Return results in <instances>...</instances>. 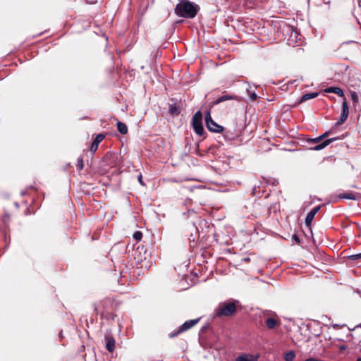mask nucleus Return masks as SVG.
Wrapping results in <instances>:
<instances>
[{"mask_svg":"<svg viewBox=\"0 0 361 361\" xmlns=\"http://www.w3.org/2000/svg\"><path fill=\"white\" fill-rule=\"evenodd\" d=\"M344 325H338V324H335L334 325V327H337V328H339V327H341V326H343Z\"/></svg>","mask_w":361,"mask_h":361,"instance_id":"7c9ffc66","label":"nucleus"},{"mask_svg":"<svg viewBox=\"0 0 361 361\" xmlns=\"http://www.w3.org/2000/svg\"><path fill=\"white\" fill-rule=\"evenodd\" d=\"M350 97L354 103H357L358 102V95L356 92H350Z\"/></svg>","mask_w":361,"mask_h":361,"instance_id":"4be33fe9","label":"nucleus"},{"mask_svg":"<svg viewBox=\"0 0 361 361\" xmlns=\"http://www.w3.org/2000/svg\"><path fill=\"white\" fill-rule=\"evenodd\" d=\"M329 133H330L329 131H326L324 133H323L322 135H321L320 136L322 137V140H324L325 137H326L329 135Z\"/></svg>","mask_w":361,"mask_h":361,"instance_id":"a878e982","label":"nucleus"},{"mask_svg":"<svg viewBox=\"0 0 361 361\" xmlns=\"http://www.w3.org/2000/svg\"><path fill=\"white\" fill-rule=\"evenodd\" d=\"M83 159L82 157L78 158L77 163V168L79 171H81L83 169Z\"/></svg>","mask_w":361,"mask_h":361,"instance_id":"5701e85b","label":"nucleus"},{"mask_svg":"<svg viewBox=\"0 0 361 361\" xmlns=\"http://www.w3.org/2000/svg\"><path fill=\"white\" fill-rule=\"evenodd\" d=\"M169 112L173 116L178 115L179 114V111L176 104H171L169 105Z\"/></svg>","mask_w":361,"mask_h":361,"instance_id":"aec40b11","label":"nucleus"},{"mask_svg":"<svg viewBox=\"0 0 361 361\" xmlns=\"http://www.w3.org/2000/svg\"><path fill=\"white\" fill-rule=\"evenodd\" d=\"M357 327H360L361 328V324L360 325H358Z\"/></svg>","mask_w":361,"mask_h":361,"instance_id":"473e14b6","label":"nucleus"},{"mask_svg":"<svg viewBox=\"0 0 361 361\" xmlns=\"http://www.w3.org/2000/svg\"><path fill=\"white\" fill-rule=\"evenodd\" d=\"M318 92H312V93H306L303 94L301 98L300 99L299 102L302 103L308 99H314L318 96Z\"/></svg>","mask_w":361,"mask_h":361,"instance_id":"2eb2a0df","label":"nucleus"},{"mask_svg":"<svg viewBox=\"0 0 361 361\" xmlns=\"http://www.w3.org/2000/svg\"><path fill=\"white\" fill-rule=\"evenodd\" d=\"M266 324L269 329H271L276 326L277 322L275 319L270 317L266 320Z\"/></svg>","mask_w":361,"mask_h":361,"instance_id":"6ab92c4d","label":"nucleus"},{"mask_svg":"<svg viewBox=\"0 0 361 361\" xmlns=\"http://www.w3.org/2000/svg\"><path fill=\"white\" fill-rule=\"evenodd\" d=\"M242 260L244 261V262H249L250 261V258L249 257H245Z\"/></svg>","mask_w":361,"mask_h":361,"instance_id":"c756f323","label":"nucleus"},{"mask_svg":"<svg viewBox=\"0 0 361 361\" xmlns=\"http://www.w3.org/2000/svg\"><path fill=\"white\" fill-rule=\"evenodd\" d=\"M205 123L207 128L209 130L214 133H221L224 130V127L217 124L211 116L209 111L205 113Z\"/></svg>","mask_w":361,"mask_h":361,"instance_id":"39448f33","label":"nucleus"},{"mask_svg":"<svg viewBox=\"0 0 361 361\" xmlns=\"http://www.w3.org/2000/svg\"><path fill=\"white\" fill-rule=\"evenodd\" d=\"M360 258H361V252L348 256V259L350 260H356V259H358Z\"/></svg>","mask_w":361,"mask_h":361,"instance_id":"b1692460","label":"nucleus"},{"mask_svg":"<svg viewBox=\"0 0 361 361\" xmlns=\"http://www.w3.org/2000/svg\"><path fill=\"white\" fill-rule=\"evenodd\" d=\"M237 301L233 300L230 302L220 303L215 309V314L217 317H228L234 314L236 311Z\"/></svg>","mask_w":361,"mask_h":361,"instance_id":"f03ea898","label":"nucleus"},{"mask_svg":"<svg viewBox=\"0 0 361 361\" xmlns=\"http://www.w3.org/2000/svg\"><path fill=\"white\" fill-rule=\"evenodd\" d=\"M94 310L97 312H99L100 310H99V308L97 305H94Z\"/></svg>","mask_w":361,"mask_h":361,"instance_id":"c85d7f7f","label":"nucleus"},{"mask_svg":"<svg viewBox=\"0 0 361 361\" xmlns=\"http://www.w3.org/2000/svg\"><path fill=\"white\" fill-rule=\"evenodd\" d=\"M338 140V137H331L329 139H326L325 140L322 141V137L319 135L315 138H309L307 140V142L308 143H315L317 144V145L314 147H310V149L314 150V151H319L323 149H324L326 147H327L329 145L332 143L333 142Z\"/></svg>","mask_w":361,"mask_h":361,"instance_id":"7ed1b4c3","label":"nucleus"},{"mask_svg":"<svg viewBox=\"0 0 361 361\" xmlns=\"http://www.w3.org/2000/svg\"><path fill=\"white\" fill-rule=\"evenodd\" d=\"M133 238L135 240H136L137 241H140L141 240L142 238V232L140 231H135L134 233H133Z\"/></svg>","mask_w":361,"mask_h":361,"instance_id":"412c9836","label":"nucleus"},{"mask_svg":"<svg viewBox=\"0 0 361 361\" xmlns=\"http://www.w3.org/2000/svg\"><path fill=\"white\" fill-rule=\"evenodd\" d=\"M105 340L106 341V348L109 353H112L115 349V343L116 341L114 338L109 334H106L104 336Z\"/></svg>","mask_w":361,"mask_h":361,"instance_id":"6e6552de","label":"nucleus"},{"mask_svg":"<svg viewBox=\"0 0 361 361\" xmlns=\"http://www.w3.org/2000/svg\"><path fill=\"white\" fill-rule=\"evenodd\" d=\"M192 126L197 135L202 136L204 134V130L202 125V114L200 110L193 115Z\"/></svg>","mask_w":361,"mask_h":361,"instance_id":"20e7f679","label":"nucleus"},{"mask_svg":"<svg viewBox=\"0 0 361 361\" xmlns=\"http://www.w3.org/2000/svg\"><path fill=\"white\" fill-rule=\"evenodd\" d=\"M356 361H361V357L357 358Z\"/></svg>","mask_w":361,"mask_h":361,"instance_id":"2f4dec72","label":"nucleus"},{"mask_svg":"<svg viewBox=\"0 0 361 361\" xmlns=\"http://www.w3.org/2000/svg\"><path fill=\"white\" fill-rule=\"evenodd\" d=\"M340 199L355 200L357 199V193L353 192H343L338 195Z\"/></svg>","mask_w":361,"mask_h":361,"instance_id":"ddd939ff","label":"nucleus"},{"mask_svg":"<svg viewBox=\"0 0 361 361\" xmlns=\"http://www.w3.org/2000/svg\"><path fill=\"white\" fill-rule=\"evenodd\" d=\"M320 209L321 206H316L309 213H307L305 220L307 226H310L311 224L314 216L317 214V213L319 211Z\"/></svg>","mask_w":361,"mask_h":361,"instance_id":"1a4fd4ad","label":"nucleus"},{"mask_svg":"<svg viewBox=\"0 0 361 361\" xmlns=\"http://www.w3.org/2000/svg\"><path fill=\"white\" fill-rule=\"evenodd\" d=\"M138 180H139V182H140V183L141 185H144V183H143V182H142V175H141V174H140V175L138 176Z\"/></svg>","mask_w":361,"mask_h":361,"instance_id":"cd10ccee","label":"nucleus"},{"mask_svg":"<svg viewBox=\"0 0 361 361\" xmlns=\"http://www.w3.org/2000/svg\"><path fill=\"white\" fill-rule=\"evenodd\" d=\"M346 349H347V345H342L339 346L340 351H343V350H345Z\"/></svg>","mask_w":361,"mask_h":361,"instance_id":"bb28decb","label":"nucleus"},{"mask_svg":"<svg viewBox=\"0 0 361 361\" xmlns=\"http://www.w3.org/2000/svg\"><path fill=\"white\" fill-rule=\"evenodd\" d=\"M104 135H103L102 133L97 135V136L95 137L94 140H93V142L91 145V147H90L91 152H95L97 151L99 144L104 140Z\"/></svg>","mask_w":361,"mask_h":361,"instance_id":"9d476101","label":"nucleus"},{"mask_svg":"<svg viewBox=\"0 0 361 361\" xmlns=\"http://www.w3.org/2000/svg\"><path fill=\"white\" fill-rule=\"evenodd\" d=\"M257 357H255L252 355L243 354L238 356L235 361H256Z\"/></svg>","mask_w":361,"mask_h":361,"instance_id":"4468645a","label":"nucleus"},{"mask_svg":"<svg viewBox=\"0 0 361 361\" xmlns=\"http://www.w3.org/2000/svg\"><path fill=\"white\" fill-rule=\"evenodd\" d=\"M231 99H233V100H239V97L238 96H235V95H230V94H226V95H223L220 97H219L218 99H216V100H214L213 102H212V104L213 105H216L221 102H225V101H227V100H231Z\"/></svg>","mask_w":361,"mask_h":361,"instance_id":"9b49d317","label":"nucleus"},{"mask_svg":"<svg viewBox=\"0 0 361 361\" xmlns=\"http://www.w3.org/2000/svg\"><path fill=\"white\" fill-rule=\"evenodd\" d=\"M293 239H294L298 243H300V240L299 237L296 234H294L293 235Z\"/></svg>","mask_w":361,"mask_h":361,"instance_id":"393cba45","label":"nucleus"},{"mask_svg":"<svg viewBox=\"0 0 361 361\" xmlns=\"http://www.w3.org/2000/svg\"><path fill=\"white\" fill-rule=\"evenodd\" d=\"M116 126L117 130L121 134L126 135L128 133V128L124 123L118 121Z\"/></svg>","mask_w":361,"mask_h":361,"instance_id":"dca6fc26","label":"nucleus"},{"mask_svg":"<svg viewBox=\"0 0 361 361\" xmlns=\"http://www.w3.org/2000/svg\"><path fill=\"white\" fill-rule=\"evenodd\" d=\"M325 91L329 93L336 94L337 95H338L341 97H345L343 90L338 87H329L326 88L325 90Z\"/></svg>","mask_w":361,"mask_h":361,"instance_id":"f8f14e48","label":"nucleus"},{"mask_svg":"<svg viewBox=\"0 0 361 361\" xmlns=\"http://www.w3.org/2000/svg\"><path fill=\"white\" fill-rule=\"evenodd\" d=\"M295 358V353L293 350H290L284 355V360L286 361H294Z\"/></svg>","mask_w":361,"mask_h":361,"instance_id":"a211bd4d","label":"nucleus"},{"mask_svg":"<svg viewBox=\"0 0 361 361\" xmlns=\"http://www.w3.org/2000/svg\"><path fill=\"white\" fill-rule=\"evenodd\" d=\"M198 11L199 6L188 0H180L174 9L178 16L188 19L195 18Z\"/></svg>","mask_w":361,"mask_h":361,"instance_id":"f257e3e1","label":"nucleus"},{"mask_svg":"<svg viewBox=\"0 0 361 361\" xmlns=\"http://www.w3.org/2000/svg\"><path fill=\"white\" fill-rule=\"evenodd\" d=\"M348 115H349L348 105V103H347L345 99H344V100L342 103V113H341L340 119L338 121L336 122V126H341V124H343L347 120Z\"/></svg>","mask_w":361,"mask_h":361,"instance_id":"0eeeda50","label":"nucleus"},{"mask_svg":"<svg viewBox=\"0 0 361 361\" xmlns=\"http://www.w3.org/2000/svg\"><path fill=\"white\" fill-rule=\"evenodd\" d=\"M199 321H200V318L186 321L180 326H179L176 331L171 333L169 334V337L174 338V337L177 336L180 334H181V333L190 329L192 326H194L196 324H197L199 322Z\"/></svg>","mask_w":361,"mask_h":361,"instance_id":"423d86ee","label":"nucleus"},{"mask_svg":"<svg viewBox=\"0 0 361 361\" xmlns=\"http://www.w3.org/2000/svg\"><path fill=\"white\" fill-rule=\"evenodd\" d=\"M247 92L250 101L254 102L257 99L258 96L255 93V90H252V87L250 85H248V87L247 88Z\"/></svg>","mask_w":361,"mask_h":361,"instance_id":"f3484780","label":"nucleus"}]
</instances>
